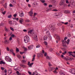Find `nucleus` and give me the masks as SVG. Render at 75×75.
I'll use <instances>...</instances> for the list:
<instances>
[{
	"label": "nucleus",
	"mask_w": 75,
	"mask_h": 75,
	"mask_svg": "<svg viewBox=\"0 0 75 75\" xmlns=\"http://www.w3.org/2000/svg\"><path fill=\"white\" fill-rule=\"evenodd\" d=\"M64 0H61L59 3V5L60 6H64V7H65V6H67V5L65 4H64Z\"/></svg>",
	"instance_id": "nucleus-1"
},
{
	"label": "nucleus",
	"mask_w": 75,
	"mask_h": 75,
	"mask_svg": "<svg viewBox=\"0 0 75 75\" xmlns=\"http://www.w3.org/2000/svg\"><path fill=\"white\" fill-rule=\"evenodd\" d=\"M32 35L33 36V38L35 40V41H38V38H37V35L34 33H33Z\"/></svg>",
	"instance_id": "nucleus-2"
},
{
	"label": "nucleus",
	"mask_w": 75,
	"mask_h": 75,
	"mask_svg": "<svg viewBox=\"0 0 75 75\" xmlns=\"http://www.w3.org/2000/svg\"><path fill=\"white\" fill-rule=\"evenodd\" d=\"M30 40V38L28 37H27V36H25L24 38V42L25 43H27Z\"/></svg>",
	"instance_id": "nucleus-3"
},
{
	"label": "nucleus",
	"mask_w": 75,
	"mask_h": 75,
	"mask_svg": "<svg viewBox=\"0 0 75 75\" xmlns=\"http://www.w3.org/2000/svg\"><path fill=\"white\" fill-rule=\"evenodd\" d=\"M62 46L64 48H67L68 47V46L66 45V44L65 43V42L64 41V40H62Z\"/></svg>",
	"instance_id": "nucleus-4"
},
{
	"label": "nucleus",
	"mask_w": 75,
	"mask_h": 75,
	"mask_svg": "<svg viewBox=\"0 0 75 75\" xmlns=\"http://www.w3.org/2000/svg\"><path fill=\"white\" fill-rule=\"evenodd\" d=\"M5 59L6 60H7L9 62H11V59L8 56H6Z\"/></svg>",
	"instance_id": "nucleus-5"
},
{
	"label": "nucleus",
	"mask_w": 75,
	"mask_h": 75,
	"mask_svg": "<svg viewBox=\"0 0 75 75\" xmlns=\"http://www.w3.org/2000/svg\"><path fill=\"white\" fill-rule=\"evenodd\" d=\"M73 53L74 54V55H73L72 54V52H68V53L70 55L69 56H71V55H72L73 57H74L75 58V52H74Z\"/></svg>",
	"instance_id": "nucleus-6"
},
{
	"label": "nucleus",
	"mask_w": 75,
	"mask_h": 75,
	"mask_svg": "<svg viewBox=\"0 0 75 75\" xmlns=\"http://www.w3.org/2000/svg\"><path fill=\"white\" fill-rule=\"evenodd\" d=\"M29 15L30 16L32 17L33 15V9H31L30 12H29Z\"/></svg>",
	"instance_id": "nucleus-7"
},
{
	"label": "nucleus",
	"mask_w": 75,
	"mask_h": 75,
	"mask_svg": "<svg viewBox=\"0 0 75 75\" xmlns=\"http://www.w3.org/2000/svg\"><path fill=\"white\" fill-rule=\"evenodd\" d=\"M50 25L51 26V27H53V28L51 29V31L53 33H54V30H55V28L54 26L52 25Z\"/></svg>",
	"instance_id": "nucleus-8"
},
{
	"label": "nucleus",
	"mask_w": 75,
	"mask_h": 75,
	"mask_svg": "<svg viewBox=\"0 0 75 75\" xmlns=\"http://www.w3.org/2000/svg\"><path fill=\"white\" fill-rule=\"evenodd\" d=\"M64 13L65 14H69L71 13V11L68 10H65L64 11Z\"/></svg>",
	"instance_id": "nucleus-9"
},
{
	"label": "nucleus",
	"mask_w": 75,
	"mask_h": 75,
	"mask_svg": "<svg viewBox=\"0 0 75 75\" xmlns=\"http://www.w3.org/2000/svg\"><path fill=\"white\" fill-rule=\"evenodd\" d=\"M33 48V45L29 46L28 47V50H32Z\"/></svg>",
	"instance_id": "nucleus-10"
},
{
	"label": "nucleus",
	"mask_w": 75,
	"mask_h": 75,
	"mask_svg": "<svg viewBox=\"0 0 75 75\" xmlns=\"http://www.w3.org/2000/svg\"><path fill=\"white\" fill-rule=\"evenodd\" d=\"M11 2L13 4L15 5L16 4V1L15 0H11Z\"/></svg>",
	"instance_id": "nucleus-11"
},
{
	"label": "nucleus",
	"mask_w": 75,
	"mask_h": 75,
	"mask_svg": "<svg viewBox=\"0 0 75 75\" xmlns=\"http://www.w3.org/2000/svg\"><path fill=\"white\" fill-rule=\"evenodd\" d=\"M33 30L32 29L31 30H30L28 32V34L29 35H31V34H32V33H33Z\"/></svg>",
	"instance_id": "nucleus-12"
},
{
	"label": "nucleus",
	"mask_w": 75,
	"mask_h": 75,
	"mask_svg": "<svg viewBox=\"0 0 75 75\" xmlns=\"http://www.w3.org/2000/svg\"><path fill=\"white\" fill-rule=\"evenodd\" d=\"M4 42H5V44H7L10 42H9V40H5L4 41Z\"/></svg>",
	"instance_id": "nucleus-13"
},
{
	"label": "nucleus",
	"mask_w": 75,
	"mask_h": 75,
	"mask_svg": "<svg viewBox=\"0 0 75 75\" xmlns=\"http://www.w3.org/2000/svg\"><path fill=\"white\" fill-rule=\"evenodd\" d=\"M24 21V20L23 19V18H21L19 20V22L21 24H23L22 22Z\"/></svg>",
	"instance_id": "nucleus-14"
},
{
	"label": "nucleus",
	"mask_w": 75,
	"mask_h": 75,
	"mask_svg": "<svg viewBox=\"0 0 75 75\" xmlns=\"http://www.w3.org/2000/svg\"><path fill=\"white\" fill-rule=\"evenodd\" d=\"M8 75H10L12 73V71L11 70H8Z\"/></svg>",
	"instance_id": "nucleus-15"
},
{
	"label": "nucleus",
	"mask_w": 75,
	"mask_h": 75,
	"mask_svg": "<svg viewBox=\"0 0 75 75\" xmlns=\"http://www.w3.org/2000/svg\"><path fill=\"white\" fill-rule=\"evenodd\" d=\"M49 69L50 72L51 71H52L54 70V68L53 67H50Z\"/></svg>",
	"instance_id": "nucleus-16"
},
{
	"label": "nucleus",
	"mask_w": 75,
	"mask_h": 75,
	"mask_svg": "<svg viewBox=\"0 0 75 75\" xmlns=\"http://www.w3.org/2000/svg\"><path fill=\"white\" fill-rule=\"evenodd\" d=\"M47 36L45 35L44 36L43 38V39L44 40H47Z\"/></svg>",
	"instance_id": "nucleus-17"
},
{
	"label": "nucleus",
	"mask_w": 75,
	"mask_h": 75,
	"mask_svg": "<svg viewBox=\"0 0 75 75\" xmlns=\"http://www.w3.org/2000/svg\"><path fill=\"white\" fill-rule=\"evenodd\" d=\"M57 39L58 41H59V40H60V38H59V36H57Z\"/></svg>",
	"instance_id": "nucleus-18"
},
{
	"label": "nucleus",
	"mask_w": 75,
	"mask_h": 75,
	"mask_svg": "<svg viewBox=\"0 0 75 75\" xmlns=\"http://www.w3.org/2000/svg\"><path fill=\"white\" fill-rule=\"evenodd\" d=\"M4 11V8H1L0 10V11H1V13H2V12H3Z\"/></svg>",
	"instance_id": "nucleus-19"
},
{
	"label": "nucleus",
	"mask_w": 75,
	"mask_h": 75,
	"mask_svg": "<svg viewBox=\"0 0 75 75\" xmlns=\"http://www.w3.org/2000/svg\"><path fill=\"white\" fill-rule=\"evenodd\" d=\"M48 36L49 37V38H50V40H51L52 38L51 36V35H50V34L49 33L48 34Z\"/></svg>",
	"instance_id": "nucleus-20"
},
{
	"label": "nucleus",
	"mask_w": 75,
	"mask_h": 75,
	"mask_svg": "<svg viewBox=\"0 0 75 75\" xmlns=\"http://www.w3.org/2000/svg\"><path fill=\"white\" fill-rule=\"evenodd\" d=\"M46 59H51V57H48V56H47L46 57Z\"/></svg>",
	"instance_id": "nucleus-21"
},
{
	"label": "nucleus",
	"mask_w": 75,
	"mask_h": 75,
	"mask_svg": "<svg viewBox=\"0 0 75 75\" xmlns=\"http://www.w3.org/2000/svg\"><path fill=\"white\" fill-rule=\"evenodd\" d=\"M19 13L20 17H23V16H24V15H23V13H22L21 14L20 13V12H19Z\"/></svg>",
	"instance_id": "nucleus-22"
},
{
	"label": "nucleus",
	"mask_w": 75,
	"mask_h": 75,
	"mask_svg": "<svg viewBox=\"0 0 75 75\" xmlns=\"http://www.w3.org/2000/svg\"><path fill=\"white\" fill-rule=\"evenodd\" d=\"M0 64H5V62L3 61H0Z\"/></svg>",
	"instance_id": "nucleus-23"
},
{
	"label": "nucleus",
	"mask_w": 75,
	"mask_h": 75,
	"mask_svg": "<svg viewBox=\"0 0 75 75\" xmlns=\"http://www.w3.org/2000/svg\"><path fill=\"white\" fill-rule=\"evenodd\" d=\"M5 30L6 32H8V29L6 27H5Z\"/></svg>",
	"instance_id": "nucleus-24"
},
{
	"label": "nucleus",
	"mask_w": 75,
	"mask_h": 75,
	"mask_svg": "<svg viewBox=\"0 0 75 75\" xmlns=\"http://www.w3.org/2000/svg\"><path fill=\"white\" fill-rule=\"evenodd\" d=\"M34 64V63H32L31 64H30V65H29V67H32V65H33Z\"/></svg>",
	"instance_id": "nucleus-25"
},
{
	"label": "nucleus",
	"mask_w": 75,
	"mask_h": 75,
	"mask_svg": "<svg viewBox=\"0 0 75 75\" xmlns=\"http://www.w3.org/2000/svg\"><path fill=\"white\" fill-rule=\"evenodd\" d=\"M27 60H26L23 59L22 60V62L23 63H25V62Z\"/></svg>",
	"instance_id": "nucleus-26"
},
{
	"label": "nucleus",
	"mask_w": 75,
	"mask_h": 75,
	"mask_svg": "<svg viewBox=\"0 0 75 75\" xmlns=\"http://www.w3.org/2000/svg\"><path fill=\"white\" fill-rule=\"evenodd\" d=\"M40 1L42 3H44L45 2V1L44 0H40Z\"/></svg>",
	"instance_id": "nucleus-27"
},
{
	"label": "nucleus",
	"mask_w": 75,
	"mask_h": 75,
	"mask_svg": "<svg viewBox=\"0 0 75 75\" xmlns=\"http://www.w3.org/2000/svg\"><path fill=\"white\" fill-rule=\"evenodd\" d=\"M10 29L12 31H14V29L13 28L11 27H10Z\"/></svg>",
	"instance_id": "nucleus-28"
},
{
	"label": "nucleus",
	"mask_w": 75,
	"mask_h": 75,
	"mask_svg": "<svg viewBox=\"0 0 75 75\" xmlns=\"http://www.w3.org/2000/svg\"><path fill=\"white\" fill-rule=\"evenodd\" d=\"M33 20H37V18H35V17H33Z\"/></svg>",
	"instance_id": "nucleus-29"
},
{
	"label": "nucleus",
	"mask_w": 75,
	"mask_h": 75,
	"mask_svg": "<svg viewBox=\"0 0 75 75\" xmlns=\"http://www.w3.org/2000/svg\"><path fill=\"white\" fill-rule=\"evenodd\" d=\"M11 17H12V15H10L8 16V18H11Z\"/></svg>",
	"instance_id": "nucleus-30"
},
{
	"label": "nucleus",
	"mask_w": 75,
	"mask_h": 75,
	"mask_svg": "<svg viewBox=\"0 0 75 75\" xmlns=\"http://www.w3.org/2000/svg\"><path fill=\"white\" fill-rule=\"evenodd\" d=\"M44 43H45V45H48V43H47V42L45 41L44 42Z\"/></svg>",
	"instance_id": "nucleus-31"
},
{
	"label": "nucleus",
	"mask_w": 75,
	"mask_h": 75,
	"mask_svg": "<svg viewBox=\"0 0 75 75\" xmlns=\"http://www.w3.org/2000/svg\"><path fill=\"white\" fill-rule=\"evenodd\" d=\"M17 57L18 58H21V55H19V54L17 55Z\"/></svg>",
	"instance_id": "nucleus-32"
},
{
	"label": "nucleus",
	"mask_w": 75,
	"mask_h": 75,
	"mask_svg": "<svg viewBox=\"0 0 75 75\" xmlns=\"http://www.w3.org/2000/svg\"><path fill=\"white\" fill-rule=\"evenodd\" d=\"M37 56L38 58H40V53H38L37 54Z\"/></svg>",
	"instance_id": "nucleus-33"
},
{
	"label": "nucleus",
	"mask_w": 75,
	"mask_h": 75,
	"mask_svg": "<svg viewBox=\"0 0 75 75\" xmlns=\"http://www.w3.org/2000/svg\"><path fill=\"white\" fill-rule=\"evenodd\" d=\"M4 7L5 8H7V3H6L4 6Z\"/></svg>",
	"instance_id": "nucleus-34"
},
{
	"label": "nucleus",
	"mask_w": 75,
	"mask_h": 75,
	"mask_svg": "<svg viewBox=\"0 0 75 75\" xmlns=\"http://www.w3.org/2000/svg\"><path fill=\"white\" fill-rule=\"evenodd\" d=\"M6 50L8 51H10V49L8 47H7Z\"/></svg>",
	"instance_id": "nucleus-35"
},
{
	"label": "nucleus",
	"mask_w": 75,
	"mask_h": 75,
	"mask_svg": "<svg viewBox=\"0 0 75 75\" xmlns=\"http://www.w3.org/2000/svg\"><path fill=\"white\" fill-rule=\"evenodd\" d=\"M3 14H4V15L5 14H6V11H5L4 12H2Z\"/></svg>",
	"instance_id": "nucleus-36"
},
{
	"label": "nucleus",
	"mask_w": 75,
	"mask_h": 75,
	"mask_svg": "<svg viewBox=\"0 0 75 75\" xmlns=\"http://www.w3.org/2000/svg\"><path fill=\"white\" fill-rule=\"evenodd\" d=\"M16 51H17V52H19V49H18V48H17V47H16Z\"/></svg>",
	"instance_id": "nucleus-37"
},
{
	"label": "nucleus",
	"mask_w": 75,
	"mask_h": 75,
	"mask_svg": "<svg viewBox=\"0 0 75 75\" xmlns=\"http://www.w3.org/2000/svg\"><path fill=\"white\" fill-rule=\"evenodd\" d=\"M61 49L62 50V51H66V50H67L65 48H61Z\"/></svg>",
	"instance_id": "nucleus-38"
},
{
	"label": "nucleus",
	"mask_w": 75,
	"mask_h": 75,
	"mask_svg": "<svg viewBox=\"0 0 75 75\" xmlns=\"http://www.w3.org/2000/svg\"><path fill=\"white\" fill-rule=\"evenodd\" d=\"M40 47V45H38L36 46V48H39V47Z\"/></svg>",
	"instance_id": "nucleus-39"
},
{
	"label": "nucleus",
	"mask_w": 75,
	"mask_h": 75,
	"mask_svg": "<svg viewBox=\"0 0 75 75\" xmlns=\"http://www.w3.org/2000/svg\"><path fill=\"white\" fill-rule=\"evenodd\" d=\"M11 37H13V38H14V37H15V35H14V34H13L11 35Z\"/></svg>",
	"instance_id": "nucleus-40"
},
{
	"label": "nucleus",
	"mask_w": 75,
	"mask_h": 75,
	"mask_svg": "<svg viewBox=\"0 0 75 75\" xmlns=\"http://www.w3.org/2000/svg\"><path fill=\"white\" fill-rule=\"evenodd\" d=\"M68 60H70V61H72V58L69 57V58L68 57Z\"/></svg>",
	"instance_id": "nucleus-41"
},
{
	"label": "nucleus",
	"mask_w": 75,
	"mask_h": 75,
	"mask_svg": "<svg viewBox=\"0 0 75 75\" xmlns=\"http://www.w3.org/2000/svg\"><path fill=\"white\" fill-rule=\"evenodd\" d=\"M24 53V52H20V54L21 55H23Z\"/></svg>",
	"instance_id": "nucleus-42"
},
{
	"label": "nucleus",
	"mask_w": 75,
	"mask_h": 75,
	"mask_svg": "<svg viewBox=\"0 0 75 75\" xmlns=\"http://www.w3.org/2000/svg\"><path fill=\"white\" fill-rule=\"evenodd\" d=\"M10 52H12V53H13V50L12 49H11L10 50Z\"/></svg>",
	"instance_id": "nucleus-43"
},
{
	"label": "nucleus",
	"mask_w": 75,
	"mask_h": 75,
	"mask_svg": "<svg viewBox=\"0 0 75 75\" xmlns=\"http://www.w3.org/2000/svg\"><path fill=\"white\" fill-rule=\"evenodd\" d=\"M40 57H43V54L42 53H40Z\"/></svg>",
	"instance_id": "nucleus-44"
},
{
	"label": "nucleus",
	"mask_w": 75,
	"mask_h": 75,
	"mask_svg": "<svg viewBox=\"0 0 75 75\" xmlns=\"http://www.w3.org/2000/svg\"><path fill=\"white\" fill-rule=\"evenodd\" d=\"M47 55V53L46 52H45V54H44V56L45 57H46Z\"/></svg>",
	"instance_id": "nucleus-45"
},
{
	"label": "nucleus",
	"mask_w": 75,
	"mask_h": 75,
	"mask_svg": "<svg viewBox=\"0 0 75 75\" xmlns=\"http://www.w3.org/2000/svg\"><path fill=\"white\" fill-rule=\"evenodd\" d=\"M67 53V51H64V52L62 53V54H63V55H65V54Z\"/></svg>",
	"instance_id": "nucleus-46"
},
{
	"label": "nucleus",
	"mask_w": 75,
	"mask_h": 75,
	"mask_svg": "<svg viewBox=\"0 0 75 75\" xmlns=\"http://www.w3.org/2000/svg\"><path fill=\"white\" fill-rule=\"evenodd\" d=\"M49 67H51V66H52V65L51 64V63H50V62H49Z\"/></svg>",
	"instance_id": "nucleus-47"
},
{
	"label": "nucleus",
	"mask_w": 75,
	"mask_h": 75,
	"mask_svg": "<svg viewBox=\"0 0 75 75\" xmlns=\"http://www.w3.org/2000/svg\"><path fill=\"white\" fill-rule=\"evenodd\" d=\"M4 23H1L0 24V26H2V25H4Z\"/></svg>",
	"instance_id": "nucleus-48"
},
{
	"label": "nucleus",
	"mask_w": 75,
	"mask_h": 75,
	"mask_svg": "<svg viewBox=\"0 0 75 75\" xmlns=\"http://www.w3.org/2000/svg\"><path fill=\"white\" fill-rule=\"evenodd\" d=\"M9 6L10 7H13V5H12V4H9Z\"/></svg>",
	"instance_id": "nucleus-49"
},
{
	"label": "nucleus",
	"mask_w": 75,
	"mask_h": 75,
	"mask_svg": "<svg viewBox=\"0 0 75 75\" xmlns=\"http://www.w3.org/2000/svg\"><path fill=\"white\" fill-rule=\"evenodd\" d=\"M52 11H58V10L55 9H53L52 10Z\"/></svg>",
	"instance_id": "nucleus-50"
},
{
	"label": "nucleus",
	"mask_w": 75,
	"mask_h": 75,
	"mask_svg": "<svg viewBox=\"0 0 75 75\" xmlns=\"http://www.w3.org/2000/svg\"><path fill=\"white\" fill-rule=\"evenodd\" d=\"M26 22H30V20L28 19L25 20Z\"/></svg>",
	"instance_id": "nucleus-51"
},
{
	"label": "nucleus",
	"mask_w": 75,
	"mask_h": 75,
	"mask_svg": "<svg viewBox=\"0 0 75 75\" xmlns=\"http://www.w3.org/2000/svg\"><path fill=\"white\" fill-rule=\"evenodd\" d=\"M10 41H11L12 40V37L11 36L9 39Z\"/></svg>",
	"instance_id": "nucleus-52"
},
{
	"label": "nucleus",
	"mask_w": 75,
	"mask_h": 75,
	"mask_svg": "<svg viewBox=\"0 0 75 75\" xmlns=\"http://www.w3.org/2000/svg\"><path fill=\"white\" fill-rule=\"evenodd\" d=\"M22 67L23 68H26V66L25 65H23V66H22Z\"/></svg>",
	"instance_id": "nucleus-53"
},
{
	"label": "nucleus",
	"mask_w": 75,
	"mask_h": 75,
	"mask_svg": "<svg viewBox=\"0 0 75 75\" xmlns=\"http://www.w3.org/2000/svg\"><path fill=\"white\" fill-rule=\"evenodd\" d=\"M35 59V57L33 58V59L32 60V61L33 62L34 61V60Z\"/></svg>",
	"instance_id": "nucleus-54"
},
{
	"label": "nucleus",
	"mask_w": 75,
	"mask_h": 75,
	"mask_svg": "<svg viewBox=\"0 0 75 75\" xmlns=\"http://www.w3.org/2000/svg\"><path fill=\"white\" fill-rule=\"evenodd\" d=\"M65 42L67 44V45H68L69 44V43L68 42H67V41H66Z\"/></svg>",
	"instance_id": "nucleus-55"
},
{
	"label": "nucleus",
	"mask_w": 75,
	"mask_h": 75,
	"mask_svg": "<svg viewBox=\"0 0 75 75\" xmlns=\"http://www.w3.org/2000/svg\"><path fill=\"white\" fill-rule=\"evenodd\" d=\"M13 16L14 17H17V14H15L13 15Z\"/></svg>",
	"instance_id": "nucleus-56"
},
{
	"label": "nucleus",
	"mask_w": 75,
	"mask_h": 75,
	"mask_svg": "<svg viewBox=\"0 0 75 75\" xmlns=\"http://www.w3.org/2000/svg\"><path fill=\"white\" fill-rule=\"evenodd\" d=\"M52 7V5H49V7Z\"/></svg>",
	"instance_id": "nucleus-57"
},
{
	"label": "nucleus",
	"mask_w": 75,
	"mask_h": 75,
	"mask_svg": "<svg viewBox=\"0 0 75 75\" xmlns=\"http://www.w3.org/2000/svg\"><path fill=\"white\" fill-rule=\"evenodd\" d=\"M28 74H29V75H31V72L29 71H28Z\"/></svg>",
	"instance_id": "nucleus-58"
},
{
	"label": "nucleus",
	"mask_w": 75,
	"mask_h": 75,
	"mask_svg": "<svg viewBox=\"0 0 75 75\" xmlns=\"http://www.w3.org/2000/svg\"><path fill=\"white\" fill-rule=\"evenodd\" d=\"M43 4L44 6H47V4L46 3H44Z\"/></svg>",
	"instance_id": "nucleus-59"
},
{
	"label": "nucleus",
	"mask_w": 75,
	"mask_h": 75,
	"mask_svg": "<svg viewBox=\"0 0 75 75\" xmlns=\"http://www.w3.org/2000/svg\"><path fill=\"white\" fill-rule=\"evenodd\" d=\"M1 68L2 70H4V67H1Z\"/></svg>",
	"instance_id": "nucleus-60"
},
{
	"label": "nucleus",
	"mask_w": 75,
	"mask_h": 75,
	"mask_svg": "<svg viewBox=\"0 0 75 75\" xmlns=\"http://www.w3.org/2000/svg\"><path fill=\"white\" fill-rule=\"evenodd\" d=\"M68 38H67V37H65L64 38V40H66Z\"/></svg>",
	"instance_id": "nucleus-61"
},
{
	"label": "nucleus",
	"mask_w": 75,
	"mask_h": 75,
	"mask_svg": "<svg viewBox=\"0 0 75 75\" xmlns=\"http://www.w3.org/2000/svg\"><path fill=\"white\" fill-rule=\"evenodd\" d=\"M23 31L24 32H27V30L26 29H24Z\"/></svg>",
	"instance_id": "nucleus-62"
},
{
	"label": "nucleus",
	"mask_w": 75,
	"mask_h": 75,
	"mask_svg": "<svg viewBox=\"0 0 75 75\" xmlns=\"http://www.w3.org/2000/svg\"><path fill=\"white\" fill-rule=\"evenodd\" d=\"M20 66H21V67H23V64H20Z\"/></svg>",
	"instance_id": "nucleus-63"
},
{
	"label": "nucleus",
	"mask_w": 75,
	"mask_h": 75,
	"mask_svg": "<svg viewBox=\"0 0 75 75\" xmlns=\"http://www.w3.org/2000/svg\"><path fill=\"white\" fill-rule=\"evenodd\" d=\"M66 3H69V2H68V0H66Z\"/></svg>",
	"instance_id": "nucleus-64"
}]
</instances>
